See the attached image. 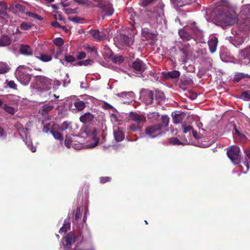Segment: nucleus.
<instances>
[{
	"label": "nucleus",
	"mask_w": 250,
	"mask_h": 250,
	"mask_svg": "<svg viewBox=\"0 0 250 250\" xmlns=\"http://www.w3.org/2000/svg\"><path fill=\"white\" fill-rule=\"evenodd\" d=\"M94 119V115L89 112H87L81 116L80 118L81 122L83 123H89Z\"/></svg>",
	"instance_id": "obj_29"
},
{
	"label": "nucleus",
	"mask_w": 250,
	"mask_h": 250,
	"mask_svg": "<svg viewBox=\"0 0 250 250\" xmlns=\"http://www.w3.org/2000/svg\"><path fill=\"white\" fill-rule=\"evenodd\" d=\"M154 92L156 98L161 99L164 97V93L162 91L159 89H155Z\"/></svg>",
	"instance_id": "obj_50"
},
{
	"label": "nucleus",
	"mask_w": 250,
	"mask_h": 250,
	"mask_svg": "<svg viewBox=\"0 0 250 250\" xmlns=\"http://www.w3.org/2000/svg\"><path fill=\"white\" fill-rule=\"evenodd\" d=\"M161 129V126L160 125H157L147 127L146 129V133L151 138H155L159 136L161 133L156 135H154L155 132Z\"/></svg>",
	"instance_id": "obj_16"
},
{
	"label": "nucleus",
	"mask_w": 250,
	"mask_h": 250,
	"mask_svg": "<svg viewBox=\"0 0 250 250\" xmlns=\"http://www.w3.org/2000/svg\"><path fill=\"white\" fill-rule=\"evenodd\" d=\"M25 143L27 145V146H28V147L30 148L31 150L33 152H35L36 151V147L33 146L32 143L31 142V141L29 138H26Z\"/></svg>",
	"instance_id": "obj_46"
},
{
	"label": "nucleus",
	"mask_w": 250,
	"mask_h": 250,
	"mask_svg": "<svg viewBox=\"0 0 250 250\" xmlns=\"http://www.w3.org/2000/svg\"><path fill=\"white\" fill-rule=\"evenodd\" d=\"M35 57L39 60L43 62H49L52 59L51 54L43 52L37 53L35 55Z\"/></svg>",
	"instance_id": "obj_21"
},
{
	"label": "nucleus",
	"mask_w": 250,
	"mask_h": 250,
	"mask_svg": "<svg viewBox=\"0 0 250 250\" xmlns=\"http://www.w3.org/2000/svg\"><path fill=\"white\" fill-rule=\"evenodd\" d=\"M85 48L90 52H94L95 54L97 53V50L94 46H91L89 45L86 44L84 45Z\"/></svg>",
	"instance_id": "obj_54"
},
{
	"label": "nucleus",
	"mask_w": 250,
	"mask_h": 250,
	"mask_svg": "<svg viewBox=\"0 0 250 250\" xmlns=\"http://www.w3.org/2000/svg\"><path fill=\"white\" fill-rule=\"evenodd\" d=\"M52 80L42 76H36L31 87L37 92H42L50 89L52 85Z\"/></svg>",
	"instance_id": "obj_1"
},
{
	"label": "nucleus",
	"mask_w": 250,
	"mask_h": 250,
	"mask_svg": "<svg viewBox=\"0 0 250 250\" xmlns=\"http://www.w3.org/2000/svg\"><path fill=\"white\" fill-rule=\"evenodd\" d=\"M74 142L69 136H66L64 141V145L67 148L71 147L72 144Z\"/></svg>",
	"instance_id": "obj_42"
},
{
	"label": "nucleus",
	"mask_w": 250,
	"mask_h": 250,
	"mask_svg": "<svg viewBox=\"0 0 250 250\" xmlns=\"http://www.w3.org/2000/svg\"><path fill=\"white\" fill-rule=\"evenodd\" d=\"M246 161L244 162L245 167H247V170L249 169L250 166L249 164V161L250 160V150H248L246 151Z\"/></svg>",
	"instance_id": "obj_49"
},
{
	"label": "nucleus",
	"mask_w": 250,
	"mask_h": 250,
	"mask_svg": "<svg viewBox=\"0 0 250 250\" xmlns=\"http://www.w3.org/2000/svg\"><path fill=\"white\" fill-rule=\"evenodd\" d=\"M155 0H141L140 3L142 6H146L154 2Z\"/></svg>",
	"instance_id": "obj_52"
},
{
	"label": "nucleus",
	"mask_w": 250,
	"mask_h": 250,
	"mask_svg": "<svg viewBox=\"0 0 250 250\" xmlns=\"http://www.w3.org/2000/svg\"><path fill=\"white\" fill-rule=\"evenodd\" d=\"M59 130L65 131L66 133L72 135L74 134V131L70 122L65 121L60 126L59 125Z\"/></svg>",
	"instance_id": "obj_15"
},
{
	"label": "nucleus",
	"mask_w": 250,
	"mask_h": 250,
	"mask_svg": "<svg viewBox=\"0 0 250 250\" xmlns=\"http://www.w3.org/2000/svg\"><path fill=\"white\" fill-rule=\"evenodd\" d=\"M240 148L236 146H229L227 149L228 157L235 164H238L240 161Z\"/></svg>",
	"instance_id": "obj_8"
},
{
	"label": "nucleus",
	"mask_w": 250,
	"mask_h": 250,
	"mask_svg": "<svg viewBox=\"0 0 250 250\" xmlns=\"http://www.w3.org/2000/svg\"><path fill=\"white\" fill-rule=\"evenodd\" d=\"M19 50L21 54L25 56H32L33 54V49L28 45L21 44Z\"/></svg>",
	"instance_id": "obj_19"
},
{
	"label": "nucleus",
	"mask_w": 250,
	"mask_h": 250,
	"mask_svg": "<svg viewBox=\"0 0 250 250\" xmlns=\"http://www.w3.org/2000/svg\"><path fill=\"white\" fill-rule=\"evenodd\" d=\"M158 116V114L156 112H154L148 114V117L150 119H157Z\"/></svg>",
	"instance_id": "obj_59"
},
{
	"label": "nucleus",
	"mask_w": 250,
	"mask_h": 250,
	"mask_svg": "<svg viewBox=\"0 0 250 250\" xmlns=\"http://www.w3.org/2000/svg\"><path fill=\"white\" fill-rule=\"evenodd\" d=\"M218 19L221 24L224 26L230 25L235 22V19L229 14L220 15Z\"/></svg>",
	"instance_id": "obj_14"
},
{
	"label": "nucleus",
	"mask_w": 250,
	"mask_h": 250,
	"mask_svg": "<svg viewBox=\"0 0 250 250\" xmlns=\"http://www.w3.org/2000/svg\"><path fill=\"white\" fill-rule=\"evenodd\" d=\"M112 62L116 63H121L124 62V59L121 56H114L111 57Z\"/></svg>",
	"instance_id": "obj_38"
},
{
	"label": "nucleus",
	"mask_w": 250,
	"mask_h": 250,
	"mask_svg": "<svg viewBox=\"0 0 250 250\" xmlns=\"http://www.w3.org/2000/svg\"><path fill=\"white\" fill-rule=\"evenodd\" d=\"M92 61L90 59H87L84 61H81L78 62V65H84L87 66L88 65L91 64L92 63Z\"/></svg>",
	"instance_id": "obj_51"
},
{
	"label": "nucleus",
	"mask_w": 250,
	"mask_h": 250,
	"mask_svg": "<svg viewBox=\"0 0 250 250\" xmlns=\"http://www.w3.org/2000/svg\"><path fill=\"white\" fill-rule=\"evenodd\" d=\"M181 51L183 53L184 56L185 58L188 57L189 53V51L188 49V48H183L181 49Z\"/></svg>",
	"instance_id": "obj_58"
},
{
	"label": "nucleus",
	"mask_w": 250,
	"mask_h": 250,
	"mask_svg": "<svg viewBox=\"0 0 250 250\" xmlns=\"http://www.w3.org/2000/svg\"><path fill=\"white\" fill-rule=\"evenodd\" d=\"M244 24L247 26L246 28L250 30V18H247L245 21Z\"/></svg>",
	"instance_id": "obj_64"
},
{
	"label": "nucleus",
	"mask_w": 250,
	"mask_h": 250,
	"mask_svg": "<svg viewBox=\"0 0 250 250\" xmlns=\"http://www.w3.org/2000/svg\"><path fill=\"white\" fill-rule=\"evenodd\" d=\"M72 1H74L73 0L71 1H64L61 2V4L62 5L63 7H67L68 6H70L72 2Z\"/></svg>",
	"instance_id": "obj_63"
},
{
	"label": "nucleus",
	"mask_w": 250,
	"mask_h": 250,
	"mask_svg": "<svg viewBox=\"0 0 250 250\" xmlns=\"http://www.w3.org/2000/svg\"><path fill=\"white\" fill-rule=\"evenodd\" d=\"M9 70V66L6 63L0 62V74H5Z\"/></svg>",
	"instance_id": "obj_34"
},
{
	"label": "nucleus",
	"mask_w": 250,
	"mask_h": 250,
	"mask_svg": "<svg viewBox=\"0 0 250 250\" xmlns=\"http://www.w3.org/2000/svg\"><path fill=\"white\" fill-rule=\"evenodd\" d=\"M133 68L138 71H144L146 67L145 63L140 60H136L132 64Z\"/></svg>",
	"instance_id": "obj_22"
},
{
	"label": "nucleus",
	"mask_w": 250,
	"mask_h": 250,
	"mask_svg": "<svg viewBox=\"0 0 250 250\" xmlns=\"http://www.w3.org/2000/svg\"><path fill=\"white\" fill-rule=\"evenodd\" d=\"M32 69L25 65L19 66L15 72L16 77L22 84L27 85L31 80V75L28 72H31Z\"/></svg>",
	"instance_id": "obj_4"
},
{
	"label": "nucleus",
	"mask_w": 250,
	"mask_h": 250,
	"mask_svg": "<svg viewBox=\"0 0 250 250\" xmlns=\"http://www.w3.org/2000/svg\"><path fill=\"white\" fill-rule=\"evenodd\" d=\"M70 228V224L66 220L64 221L63 225L60 229L59 232L60 233H65Z\"/></svg>",
	"instance_id": "obj_36"
},
{
	"label": "nucleus",
	"mask_w": 250,
	"mask_h": 250,
	"mask_svg": "<svg viewBox=\"0 0 250 250\" xmlns=\"http://www.w3.org/2000/svg\"><path fill=\"white\" fill-rule=\"evenodd\" d=\"M76 61L75 58L70 55H65L63 59H60V62L63 65L67 66Z\"/></svg>",
	"instance_id": "obj_23"
},
{
	"label": "nucleus",
	"mask_w": 250,
	"mask_h": 250,
	"mask_svg": "<svg viewBox=\"0 0 250 250\" xmlns=\"http://www.w3.org/2000/svg\"><path fill=\"white\" fill-rule=\"evenodd\" d=\"M11 43L10 38L7 36H2L0 38V46H6Z\"/></svg>",
	"instance_id": "obj_33"
},
{
	"label": "nucleus",
	"mask_w": 250,
	"mask_h": 250,
	"mask_svg": "<svg viewBox=\"0 0 250 250\" xmlns=\"http://www.w3.org/2000/svg\"><path fill=\"white\" fill-rule=\"evenodd\" d=\"M26 15L27 16H28L29 17H30L33 18L34 19H37V20H38L39 21H42L43 20V18L42 17L39 16L36 13H32V12H28L26 13Z\"/></svg>",
	"instance_id": "obj_45"
},
{
	"label": "nucleus",
	"mask_w": 250,
	"mask_h": 250,
	"mask_svg": "<svg viewBox=\"0 0 250 250\" xmlns=\"http://www.w3.org/2000/svg\"><path fill=\"white\" fill-rule=\"evenodd\" d=\"M169 141L170 144L174 145H179L182 144V143L176 138H171L169 139Z\"/></svg>",
	"instance_id": "obj_53"
},
{
	"label": "nucleus",
	"mask_w": 250,
	"mask_h": 250,
	"mask_svg": "<svg viewBox=\"0 0 250 250\" xmlns=\"http://www.w3.org/2000/svg\"><path fill=\"white\" fill-rule=\"evenodd\" d=\"M71 147H73L75 149H81L83 147V145L78 141H74L72 144Z\"/></svg>",
	"instance_id": "obj_48"
},
{
	"label": "nucleus",
	"mask_w": 250,
	"mask_h": 250,
	"mask_svg": "<svg viewBox=\"0 0 250 250\" xmlns=\"http://www.w3.org/2000/svg\"><path fill=\"white\" fill-rule=\"evenodd\" d=\"M74 105L76 109H83L85 107V104L84 102L82 101H77L74 103Z\"/></svg>",
	"instance_id": "obj_37"
},
{
	"label": "nucleus",
	"mask_w": 250,
	"mask_h": 250,
	"mask_svg": "<svg viewBox=\"0 0 250 250\" xmlns=\"http://www.w3.org/2000/svg\"><path fill=\"white\" fill-rule=\"evenodd\" d=\"M171 1L177 6L182 7L184 5L194 2L196 0H171Z\"/></svg>",
	"instance_id": "obj_30"
},
{
	"label": "nucleus",
	"mask_w": 250,
	"mask_h": 250,
	"mask_svg": "<svg viewBox=\"0 0 250 250\" xmlns=\"http://www.w3.org/2000/svg\"><path fill=\"white\" fill-rule=\"evenodd\" d=\"M172 115L173 116V122L176 124L180 123L186 116L184 112L177 113L176 111L172 112Z\"/></svg>",
	"instance_id": "obj_28"
},
{
	"label": "nucleus",
	"mask_w": 250,
	"mask_h": 250,
	"mask_svg": "<svg viewBox=\"0 0 250 250\" xmlns=\"http://www.w3.org/2000/svg\"><path fill=\"white\" fill-rule=\"evenodd\" d=\"M217 43L218 40L216 37H213L208 41V44L211 53H213L216 51Z\"/></svg>",
	"instance_id": "obj_27"
},
{
	"label": "nucleus",
	"mask_w": 250,
	"mask_h": 250,
	"mask_svg": "<svg viewBox=\"0 0 250 250\" xmlns=\"http://www.w3.org/2000/svg\"><path fill=\"white\" fill-rule=\"evenodd\" d=\"M32 25V24L31 23L23 22L21 23L20 27L23 30H28L31 28Z\"/></svg>",
	"instance_id": "obj_41"
},
{
	"label": "nucleus",
	"mask_w": 250,
	"mask_h": 250,
	"mask_svg": "<svg viewBox=\"0 0 250 250\" xmlns=\"http://www.w3.org/2000/svg\"><path fill=\"white\" fill-rule=\"evenodd\" d=\"M154 92L147 89H143L140 91V99L147 105L152 103Z\"/></svg>",
	"instance_id": "obj_10"
},
{
	"label": "nucleus",
	"mask_w": 250,
	"mask_h": 250,
	"mask_svg": "<svg viewBox=\"0 0 250 250\" xmlns=\"http://www.w3.org/2000/svg\"><path fill=\"white\" fill-rule=\"evenodd\" d=\"M150 24L155 28H158L162 32L167 28V24L163 9L160 8L152 14Z\"/></svg>",
	"instance_id": "obj_3"
},
{
	"label": "nucleus",
	"mask_w": 250,
	"mask_h": 250,
	"mask_svg": "<svg viewBox=\"0 0 250 250\" xmlns=\"http://www.w3.org/2000/svg\"><path fill=\"white\" fill-rule=\"evenodd\" d=\"M90 34L95 40L97 41L103 40V36H102V32L99 30H92L90 31Z\"/></svg>",
	"instance_id": "obj_32"
},
{
	"label": "nucleus",
	"mask_w": 250,
	"mask_h": 250,
	"mask_svg": "<svg viewBox=\"0 0 250 250\" xmlns=\"http://www.w3.org/2000/svg\"><path fill=\"white\" fill-rule=\"evenodd\" d=\"M59 130V125L52 123V125L50 131L53 136L55 139L62 140V135L58 132Z\"/></svg>",
	"instance_id": "obj_17"
},
{
	"label": "nucleus",
	"mask_w": 250,
	"mask_h": 250,
	"mask_svg": "<svg viewBox=\"0 0 250 250\" xmlns=\"http://www.w3.org/2000/svg\"><path fill=\"white\" fill-rule=\"evenodd\" d=\"M191 34H194L201 39L203 37L202 31L196 27L195 22H193L190 25H187L184 29L179 30V35L180 38L185 41H189L192 38Z\"/></svg>",
	"instance_id": "obj_2"
},
{
	"label": "nucleus",
	"mask_w": 250,
	"mask_h": 250,
	"mask_svg": "<svg viewBox=\"0 0 250 250\" xmlns=\"http://www.w3.org/2000/svg\"><path fill=\"white\" fill-rule=\"evenodd\" d=\"M93 0L95 2L99 3L97 6L101 9L104 12L106 16H110L112 15L114 12V10L111 4L109 3H107L106 4L103 3V2L104 0Z\"/></svg>",
	"instance_id": "obj_11"
},
{
	"label": "nucleus",
	"mask_w": 250,
	"mask_h": 250,
	"mask_svg": "<svg viewBox=\"0 0 250 250\" xmlns=\"http://www.w3.org/2000/svg\"><path fill=\"white\" fill-rule=\"evenodd\" d=\"M241 98L245 101L250 100V90L243 92L241 94Z\"/></svg>",
	"instance_id": "obj_43"
},
{
	"label": "nucleus",
	"mask_w": 250,
	"mask_h": 250,
	"mask_svg": "<svg viewBox=\"0 0 250 250\" xmlns=\"http://www.w3.org/2000/svg\"><path fill=\"white\" fill-rule=\"evenodd\" d=\"M114 138L117 142L122 141L124 139V134L123 131L117 127H114Z\"/></svg>",
	"instance_id": "obj_26"
},
{
	"label": "nucleus",
	"mask_w": 250,
	"mask_h": 250,
	"mask_svg": "<svg viewBox=\"0 0 250 250\" xmlns=\"http://www.w3.org/2000/svg\"><path fill=\"white\" fill-rule=\"evenodd\" d=\"M102 107L104 109H110L113 108V107L111 105L106 103H103Z\"/></svg>",
	"instance_id": "obj_61"
},
{
	"label": "nucleus",
	"mask_w": 250,
	"mask_h": 250,
	"mask_svg": "<svg viewBox=\"0 0 250 250\" xmlns=\"http://www.w3.org/2000/svg\"><path fill=\"white\" fill-rule=\"evenodd\" d=\"M82 131L87 137V144L86 146L89 148H92L97 146L99 143V137L97 136V131L95 129L90 130L88 128H84Z\"/></svg>",
	"instance_id": "obj_6"
},
{
	"label": "nucleus",
	"mask_w": 250,
	"mask_h": 250,
	"mask_svg": "<svg viewBox=\"0 0 250 250\" xmlns=\"http://www.w3.org/2000/svg\"><path fill=\"white\" fill-rule=\"evenodd\" d=\"M63 10L67 14H75L76 9H72L70 8H63Z\"/></svg>",
	"instance_id": "obj_56"
},
{
	"label": "nucleus",
	"mask_w": 250,
	"mask_h": 250,
	"mask_svg": "<svg viewBox=\"0 0 250 250\" xmlns=\"http://www.w3.org/2000/svg\"><path fill=\"white\" fill-rule=\"evenodd\" d=\"M101 32L103 36V40L108 38L110 36V29L109 28H105L102 30Z\"/></svg>",
	"instance_id": "obj_44"
},
{
	"label": "nucleus",
	"mask_w": 250,
	"mask_h": 250,
	"mask_svg": "<svg viewBox=\"0 0 250 250\" xmlns=\"http://www.w3.org/2000/svg\"><path fill=\"white\" fill-rule=\"evenodd\" d=\"M229 41H230L232 44L236 47L240 46L244 42L243 38L238 35H235L234 39L231 37H227Z\"/></svg>",
	"instance_id": "obj_18"
},
{
	"label": "nucleus",
	"mask_w": 250,
	"mask_h": 250,
	"mask_svg": "<svg viewBox=\"0 0 250 250\" xmlns=\"http://www.w3.org/2000/svg\"><path fill=\"white\" fill-rule=\"evenodd\" d=\"M248 77L249 76L248 74L242 73H237L235 74L234 75L233 81L235 82H238L243 78Z\"/></svg>",
	"instance_id": "obj_35"
},
{
	"label": "nucleus",
	"mask_w": 250,
	"mask_h": 250,
	"mask_svg": "<svg viewBox=\"0 0 250 250\" xmlns=\"http://www.w3.org/2000/svg\"><path fill=\"white\" fill-rule=\"evenodd\" d=\"M7 6L6 3L4 1L0 2V17L6 19L8 17L7 13Z\"/></svg>",
	"instance_id": "obj_25"
},
{
	"label": "nucleus",
	"mask_w": 250,
	"mask_h": 250,
	"mask_svg": "<svg viewBox=\"0 0 250 250\" xmlns=\"http://www.w3.org/2000/svg\"><path fill=\"white\" fill-rule=\"evenodd\" d=\"M129 117L132 120L138 123H143L146 121V118L143 115H139L133 112L130 113Z\"/></svg>",
	"instance_id": "obj_24"
},
{
	"label": "nucleus",
	"mask_w": 250,
	"mask_h": 250,
	"mask_svg": "<svg viewBox=\"0 0 250 250\" xmlns=\"http://www.w3.org/2000/svg\"><path fill=\"white\" fill-rule=\"evenodd\" d=\"M117 96L120 97L124 104H131L134 108H137V103L134 101L135 94L133 91H124L117 94Z\"/></svg>",
	"instance_id": "obj_7"
},
{
	"label": "nucleus",
	"mask_w": 250,
	"mask_h": 250,
	"mask_svg": "<svg viewBox=\"0 0 250 250\" xmlns=\"http://www.w3.org/2000/svg\"><path fill=\"white\" fill-rule=\"evenodd\" d=\"M162 75L167 79H176L180 77V73L179 71L173 70L169 72H163Z\"/></svg>",
	"instance_id": "obj_20"
},
{
	"label": "nucleus",
	"mask_w": 250,
	"mask_h": 250,
	"mask_svg": "<svg viewBox=\"0 0 250 250\" xmlns=\"http://www.w3.org/2000/svg\"><path fill=\"white\" fill-rule=\"evenodd\" d=\"M169 118L167 115H163L162 116V124L160 125L162 126L166 127L168 125Z\"/></svg>",
	"instance_id": "obj_39"
},
{
	"label": "nucleus",
	"mask_w": 250,
	"mask_h": 250,
	"mask_svg": "<svg viewBox=\"0 0 250 250\" xmlns=\"http://www.w3.org/2000/svg\"><path fill=\"white\" fill-rule=\"evenodd\" d=\"M182 128L183 129V132L185 133H187L188 132H189V131L193 130V128H192V126H191L190 125H187L186 123H184L182 125Z\"/></svg>",
	"instance_id": "obj_47"
},
{
	"label": "nucleus",
	"mask_w": 250,
	"mask_h": 250,
	"mask_svg": "<svg viewBox=\"0 0 250 250\" xmlns=\"http://www.w3.org/2000/svg\"><path fill=\"white\" fill-rule=\"evenodd\" d=\"M0 107L3 108L4 109H14L13 108L9 109L10 107L6 105L1 99H0Z\"/></svg>",
	"instance_id": "obj_60"
},
{
	"label": "nucleus",
	"mask_w": 250,
	"mask_h": 250,
	"mask_svg": "<svg viewBox=\"0 0 250 250\" xmlns=\"http://www.w3.org/2000/svg\"><path fill=\"white\" fill-rule=\"evenodd\" d=\"M79 4L83 5L87 7H94L96 6L92 1L89 0H73Z\"/></svg>",
	"instance_id": "obj_31"
},
{
	"label": "nucleus",
	"mask_w": 250,
	"mask_h": 250,
	"mask_svg": "<svg viewBox=\"0 0 250 250\" xmlns=\"http://www.w3.org/2000/svg\"><path fill=\"white\" fill-rule=\"evenodd\" d=\"M7 85L9 87L13 89H15L17 86L16 84L13 81H9L7 83Z\"/></svg>",
	"instance_id": "obj_62"
},
{
	"label": "nucleus",
	"mask_w": 250,
	"mask_h": 250,
	"mask_svg": "<svg viewBox=\"0 0 250 250\" xmlns=\"http://www.w3.org/2000/svg\"><path fill=\"white\" fill-rule=\"evenodd\" d=\"M239 60L242 64H248L250 63V46L242 50L239 55Z\"/></svg>",
	"instance_id": "obj_13"
},
{
	"label": "nucleus",
	"mask_w": 250,
	"mask_h": 250,
	"mask_svg": "<svg viewBox=\"0 0 250 250\" xmlns=\"http://www.w3.org/2000/svg\"><path fill=\"white\" fill-rule=\"evenodd\" d=\"M53 42L55 45L58 47H61L64 44V41L63 39L61 38H55L53 40Z\"/></svg>",
	"instance_id": "obj_40"
},
{
	"label": "nucleus",
	"mask_w": 250,
	"mask_h": 250,
	"mask_svg": "<svg viewBox=\"0 0 250 250\" xmlns=\"http://www.w3.org/2000/svg\"><path fill=\"white\" fill-rule=\"evenodd\" d=\"M83 237L80 232L69 233L63 239L62 244L64 250H70L72 244L77 242L80 243Z\"/></svg>",
	"instance_id": "obj_5"
},
{
	"label": "nucleus",
	"mask_w": 250,
	"mask_h": 250,
	"mask_svg": "<svg viewBox=\"0 0 250 250\" xmlns=\"http://www.w3.org/2000/svg\"><path fill=\"white\" fill-rule=\"evenodd\" d=\"M142 36L147 40L155 42L158 40V33L157 31L151 32L147 28H144L142 30Z\"/></svg>",
	"instance_id": "obj_12"
},
{
	"label": "nucleus",
	"mask_w": 250,
	"mask_h": 250,
	"mask_svg": "<svg viewBox=\"0 0 250 250\" xmlns=\"http://www.w3.org/2000/svg\"><path fill=\"white\" fill-rule=\"evenodd\" d=\"M82 211L83 209H81L80 207H79L77 208L75 214V219L76 221H77L81 217Z\"/></svg>",
	"instance_id": "obj_55"
},
{
	"label": "nucleus",
	"mask_w": 250,
	"mask_h": 250,
	"mask_svg": "<svg viewBox=\"0 0 250 250\" xmlns=\"http://www.w3.org/2000/svg\"><path fill=\"white\" fill-rule=\"evenodd\" d=\"M114 40L115 44L118 48H121L123 46H130L134 42L132 38H129L124 34L117 36L114 38Z\"/></svg>",
	"instance_id": "obj_9"
},
{
	"label": "nucleus",
	"mask_w": 250,
	"mask_h": 250,
	"mask_svg": "<svg viewBox=\"0 0 250 250\" xmlns=\"http://www.w3.org/2000/svg\"><path fill=\"white\" fill-rule=\"evenodd\" d=\"M69 20L73 22L79 23L82 19L79 17L75 16L73 17H69Z\"/></svg>",
	"instance_id": "obj_57"
}]
</instances>
